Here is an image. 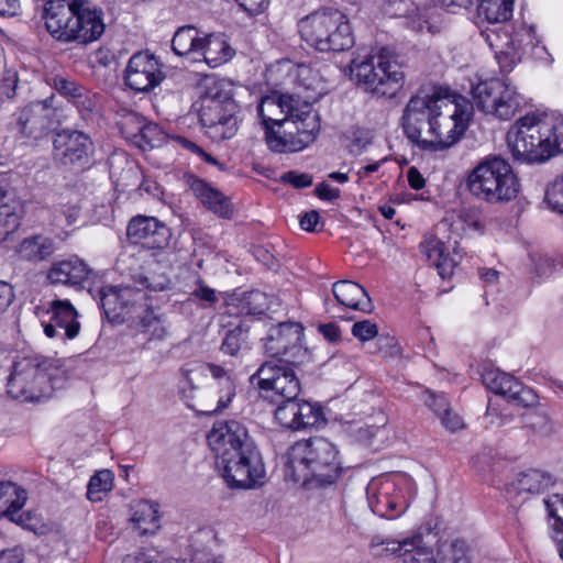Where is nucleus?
<instances>
[{
    "instance_id": "obj_23",
    "label": "nucleus",
    "mask_w": 563,
    "mask_h": 563,
    "mask_svg": "<svg viewBox=\"0 0 563 563\" xmlns=\"http://www.w3.org/2000/svg\"><path fill=\"white\" fill-rule=\"evenodd\" d=\"M103 12L88 0H73V18L68 30L59 35H102Z\"/></svg>"
},
{
    "instance_id": "obj_37",
    "label": "nucleus",
    "mask_w": 563,
    "mask_h": 563,
    "mask_svg": "<svg viewBox=\"0 0 563 563\" xmlns=\"http://www.w3.org/2000/svg\"><path fill=\"white\" fill-rule=\"evenodd\" d=\"M117 124L122 135L136 145H141V141L146 137L145 118L130 109H121L117 112Z\"/></svg>"
},
{
    "instance_id": "obj_16",
    "label": "nucleus",
    "mask_w": 563,
    "mask_h": 563,
    "mask_svg": "<svg viewBox=\"0 0 563 563\" xmlns=\"http://www.w3.org/2000/svg\"><path fill=\"white\" fill-rule=\"evenodd\" d=\"M279 70L286 73L285 85L292 86L294 91L289 95L297 99V103H305L310 111H314L313 103L320 99L324 90L318 71L307 65H294L288 60L279 63Z\"/></svg>"
},
{
    "instance_id": "obj_7",
    "label": "nucleus",
    "mask_w": 563,
    "mask_h": 563,
    "mask_svg": "<svg viewBox=\"0 0 563 563\" xmlns=\"http://www.w3.org/2000/svg\"><path fill=\"white\" fill-rule=\"evenodd\" d=\"M438 112L431 119L427 141H421V151L440 152L451 148L464 135L473 115L474 107L468 99L443 89Z\"/></svg>"
},
{
    "instance_id": "obj_26",
    "label": "nucleus",
    "mask_w": 563,
    "mask_h": 563,
    "mask_svg": "<svg viewBox=\"0 0 563 563\" xmlns=\"http://www.w3.org/2000/svg\"><path fill=\"white\" fill-rule=\"evenodd\" d=\"M184 181L194 196L198 198L210 211L222 218H229L232 214V207L228 198L203 179L191 173H185Z\"/></svg>"
},
{
    "instance_id": "obj_22",
    "label": "nucleus",
    "mask_w": 563,
    "mask_h": 563,
    "mask_svg": "<svg viewBox=\"0 0 563 563\" xmlns=\"http://www.w3.org/2000/svg\"><path fill=\"white\" fill-rule=\"evenodd\" d=\"M301 33L313 35H352L347 16L338 9L323 8L299 21Z\"/></svg>"
},
{
    "instance_id": "obj_19",
    "label": "nucleus",
    "mask_w": 563,
    "mask_h": 563,
    "mask_svg": "<svg viewBox=\"0 0 563 563\" xmlns=\"http://www.w3.org/2000/svg\"><path fill=\"white\" fill-rule=\"evenodd\" d=\"M482 379L489 390L520 406L529 407L538 401V396L531 388L497 368L485 369Z\"/></svg>"
},
{
    "instance_id": "obj_4",
    "label": "nucleus",
    "mask_w": 563,
    "mask_h": 563,
    "mask_svg": "<svg viewBox=\"0 0 563 563\" xmlns=\"http://www.w3.org/2000/svg\"><path fill=\"white\" fill-rule=\"evenodd\" d=\"M134 284L103 288L100 303L109 319L128 322L131 327L146 332L157 323V318L145 290L163 291L169 287L170 280L164 274L151 277L140 275Z\"/></svg>"
},
{
    "instance_id": "obj_41",
    "label": "nucleus",
    "mask_w": 563,
    "mask_h": 563,
    "mask_svg": "<svg viewBox=\"0 0 563 563\" xmlns=\"http://www.w3.org/2000/svg\"><path fill=\"white\" fill-rule=\"evenodd\" d=\"M307 48L319 53H340L354 46V37H301Z\"/></svg>"
},
{
    "instance_id": "obj_9",
    "label": "nucleus",
    "mask_w": 563,
    "mask_h": 563,
    "mask_svg": "<svg viewBox=\"0 0 563 563\" xmlns=\"http://www.w3.org/2000/svg\"><path fill=\"white\" fill-rule=\"evenodd\" d=\"M240 107L233 99V84L228 79L213 81L207 89L200 110L203 126L222 140L232 139L241 121Z\"/></svg>"
},
{
    "instance_id": "obj_44",
    "label": "nucleus",
    "mask_w": 563,
    "mask_h": 563,
    "mask_svg": "<svg viewBox=\"0 0 563 563\" xmlns=\"http://www.w3.org/2000/svg\"><path fill=\"white\" fill-rule=\"evenodd\" d=\"M206 60L219 65L228 62L234 55L233 48L222 37H207Z\"/></svg>"
},
{
    "instance_id": "obj_54",
    "label": "nucleus",
    "mask_w": 563,
    "mask_h": 563,
    "mask_svg": "<svg viewBox=\"0 0 563 563\" xmlns=\"http://www.w3.org/2000/svg\"><path fill=\"white\" fill-rule=\"evenodd\" d=\"M46 377L51 386L46 397H51L54 390L63 388L68 380V375L65 369L53 367L48 362H46Z\"/></svg>"
},
{
    "instance_id": "obj_24",
    "label": "nucleus",
    "mask_w": 563,
    "mask_h": 563,
    "mask_svg": "<svg viewBox=\"0 0 563 563\" xmlns=\"http://www.w3.org/2000/svg\"><path fill=\"white\" fill-rule=\"evenodd\" d=\"M54 146L62 155L64 163L70 165H87L93 153L90 136L77 130H65L58 133Z\"/></svg>"
},
{
    "instance_id": "obj_12",
    "label": "nucleus",
    "mask_w": 563,
    "mask_h": 563,
    "mask_svg": "<svg viewBox=\"0 0 563 563\" xmlns=\"http://www.w3.org/2000/svg\"><path fill=\"white\" fill-rule=\"evenodd\" d=\"M290 364L274 360L264 362L251 375L250 380L261 390L272 393V395H266L272 401L296 399L300 394L301 384Z\"/></svg>"
},
{
    "instance_id": "obj_56",
    "label": "nucleus",
    "mask_w": 563,
    "mask_h": 563,
    "mask_svg": "<svg viewBox=\"0 0 563 563\" xmlns=\"http://www.w3.org/2000/svg\"><path fill=\"white\" fill-rule=\"evenodd\" d=\"M424 405L431 409L438 417L442 411H448L449 401L442 394H434L430 390L423 393Z\"/></svg>"
},
{
    "instance_id": "obj_53",
    "label": "nucleus",
    "mask_w": 563,
    "mask_h": 563,
    "mask_svg": "<svg viewBox=\"0 0 563 563\" xmlns=\"http://www.w3.org/2000/svg\"><path fill=\"white\" fill-rule=\"evenodd\" d=\"M534 273L538 277L550 276L555 269V263L552 257L542 253H534L530 256Z\"/></svg>"
},
{
    "instance_id": "obj_28",
    "label": "nucleus",
    "mask_w": 563,
    "mask_h": 563,
    "mask_svg": "<svg viewBox=\"0 0 563 563\" xmlns=\"http://www.w3.org/2000/svg\"><path fill=\"white\" fill-rule=\"evenodd\" d=\"M23 213V203L15 191L0 185V243L16 231Z\"/></svg>"
},
{
    "instance_id": "obj_58",
    "label": "nucleus",
    "mask_w": 563,
    "mask_h": 563,
    "mask_svg": "<svg viewBox=\"0 0 563 563\" xmlns=\"http://www.w3.org/2000/svg\"><path fill=\"white\" fill-rule=\"evenodd\" d=\"M412 3L410 0H386L384 12L389 16H402L410 12Z\"/></svg>"
},
{
    "instance_id": "obj_25",
    "label": "nucleus",
    "mask_w": 563,
    "mask_h": 563,
    "mask_svg": "<svg viewBox=\"0 0 563 563\" xmlns=\"http://www.w3.org/2000/svg\"><path fill=\"white\" fill-rule=\"evenodd\" d=\"M554 484V478L551 474L541 470H528L519 473L517 477L507 486V496L515 504L517 499L522 497V500L528 495L541 494L549 489Z\"/></svg>"
},
{
    "instance_id": "obj_34",
    "label": "nucleus",
    "mask_w": 563,
    "mask_h": 563,
    "mask_svg": "<svg viewBox=\"0 0 563 563\" xmlns=\"http://www.w3.org/2000/svg\"><path fill=\"white\" fill-rule=\"evenodd\" d=\"M495 58L503 71L512 69L522 56V46L519 37H487Z\"/></svg>"
},
{
    "instance_id": "obj_42",
    "label": "nucleus",
    "mask_w": 563,
    "mask_h": 563,
    "mask_svg": "<svg viewBox=\"0 0 563 563\" xmlns=\"http://www.w3.org/2000/svg\"><path fill=\"white\" fill-rule=\"evenodd\" d=\"M114 475L110 470L96 472L89 479L87 498L92 503H99L113 488Z\"/></svg>"
},
{
    "instance_id": "obj_59",
    "label": "nucleus",
    "mask_w": 563,
    "mask_h": 563,
    "mask_svg": "<svg viewBox=\"0 0 563 563\" xmlns=\"http://www.w3.org/2000/svg\"><path fill=\"white\" fill-rule=\"evenodd\" d=\"M386 434V430L384 427H365L360 428L357 431V439L364 442L367 445L376 446V439L378 437L383 438Z\"/></svg>"
},
{
    "instance_id": "obj_21",
    "label": "nucleus",
    "mask_w": 563,
    "mask_h": 563,
    "mask_svg": "<svg viewBox=\"0 0 563 563\" xmlns=\"http://www.w3.org/2000/svg\"><path fill=\"white\" fill-rule=\"evenodd\" d=\"M277 408L275 418L278 423L287 429L300 430L317 424L322 418V411L318 405L296 399H280L275 401Z\"/></svg>"
},
{
    "instance_id": "obj_17",
    "label": "nucleus",
    "mask_w": 563,
    "mask_h": 563,
    "mask_svg": "<svg viewBox=\"0 0 563 563\" xmlns=\"http://www.w3.org/2000/svg\"><path fill=\"white\" fill-rule=\"evenodd\" d=\"M366 495L369 508L382 518L396 519L408 507L405 497L397 493L396 484L389 478L371 482Z\"/></svg>"
},
{
    "instance_id": "obj_11",
    "label": "nucleus",
    "mask_w": 563,
    "mask_h": 563,
    "mask_svg": "<svg viewBox=\"0 0 563 563\" xmlns=\"http://www.w3.org/2000/svg\"><path fill=\"white\" fill-rule=\"evenodd\" d=\"M51 386L46 377V361L38 355L16 356L8 377V394L21 401L46 398Z\"/></svg>"
},
{
    "instance_id": "obj_48",
    "label": "nucleus",
    "mask_w": 563,
    "mask_h": 563,
    "mask_svg": "<svg viewBox=\"0 0 563 563\" xmlns=\"http://www.w3.org/2000/svg\"><path fill=\"white\" fill-rule=\"evenodd\" d=\"M53 87L71 103L86 89L84 86L63 76H55L53 78Z\"/></svg>"
},
{
    "instance_id": "obj_50",
    "label": "nucleus",
    "mask_w": 563,
    "mask_h": 563,
    "mask_svg": "<svg viewBox=\"0 0 563 563\" xmlns=\"http://www.w3.org/2000/svg\"><path fill=\"white\" fill-rule=\"evenodd\" d=\"M545 201L552 210L563 213V175L548 187Z\"/></svg>"
},
{
    "instance_id": "obj_2",
    "label": "nucleus",
    "mask_w": 563,
    "mask_h": 563,
    "mask_svg": "<svg viewBox=\"0 0 563 563\" xmlns=\"http://www.w3.org/2000/svg\"><path fill=\"white\" fill-rule=\"evenodd\" d=\"M257 113L265 126L266 144L276 153L302 151L320 132L319 114L297 103L289 92L263 97Z\"/></svg>"
},
{
    "instance_id": "obj_3",
    "label": "nucleus",
    "mask_w": 563,
    "mask_h": 563,
    "mask_svg": "<svg viewBox=\"0 0 563 563\" xmlns=\"http://www.w3.org/2000/svg\"><path fill=\"white\" fill-rule=\"evenodd\" d=\"M512 157L540 164L563 153V115L554 111H532L515 121L507 133Z\"/></svg>"
},
{
    "instance_id": "obj_1",
    "label": "nucleus",
    "mask_w": 563,
    "mask_h": 563,
    "mask_svg": "<svg viewBox=\"0 0 563 563\" xmlns=\"http://www.w3.org/2000/svg\"><path fill=\"white\" fill-rule=\"evenodd\" d=\"M207 442L230 487L253 488L263 483L264 463L243 423L233 419L216 421L207 433Z\"/></svg>"
},
{
    "instance_id": "obj_38",
    "label": "nucleus",
    "mask_w": 563,
    "mask_h": 563,
    "mask_svg": "<svg viewBox=\"0 0 563 563\" xmlns=\"http://www.w3.org/2000/svg\"><path fill=\"white\" fill-rule=\"evenodd\" d=\"M26 492L12 482L0 483V516L9 518L25 505Z\"/></svg>"
},
{
    "instance_id": "obj_8",
    "label": "nucleus",
    "mask_w": 563,
    "mask_h": 563,
    "mask_svg": "<svg viewBox=\"0 0 563 563\" xmlns=\"http://www.w3.org/2000/svg\"><path fill=\"white\" fill-rule=\"evenodd\" d=\"M466 186L473 196L489 203L509 202L520 191L512 167L500 156H489L478 163L470 172Z\"/></svg>"
},
{
    "instance_id": "obj_47",
    "label": "nucleus",
    "mask_w": 563,
    "mask_h": 563,
    "mask_svg": "<svg viewBox=\"0 0 563 563\" xmlns=\"http://www.w3.org/2000/svg\"><path fill=\"white\" fill-rule=\"evenodd\" d=\"M73 104L77 108L81 119L85 121L92 120L97 114V96L87 88L81 95L77 96Z\"/></svg>"
},
{
    "instance_id": "obj_49",
    "label": "nucleus",
    "mask_w": 563,
    "mask_h": 563,
    "mask_svg": "<svg viewBox=\"0 0 563 563\" xmlns=\"http://www.w3.org/2000/svg\"><path fill=\"white\" fill-rule=\"evenodd\" d=\"M8 519L27 530L33 531L36 534H42L45 532V526L42 520L30 511L13 512Z\"/></svg>"
},
{
    "instance_id": "obj_14",
    "label": "nucleus",
    "mask_w": 563,
    "mask_h": 563,
    "mask_svg": "<svg viewBox=\"0 0 563 563\" xmlns=\"http://www.w3.org/2000/svg\"><path fill=\"white\" fill-rule=\"evenodd\" d=\"M303 328L297 322H282L269 331L265 352L286 363H299L306 355L302 347Z\"/></svg>"
},
{
    "instance_id": "obj_39",
    "label": "nucleus",
    "mask_w": 563,
    "mask_h": 563,
    "mask_svg": "<svg viewBox=\"0 0 563 563\" xmlns=\"http://www.w3.org/2000/svg\"><path fill=\"white\" fill-rule=\"evenodd\" d=\"M514 0H479L477 11L488 23H501L512 16Z\"/></svg>"
},
{
    "instance_id": "obj_46",
    "label": "nucleus",
    "mask_w": 563,
    "mask_h": 563,
    "mask_svg": "<svg viewBox=\"0 0 563 563\" xmlns=\"http://www.w3.org/2000/svg\"><path fill=\"white\" fill-rule=\"evenodd\" d=\"M247 332L241 327L229 330L223 339L221 350L229 355H236L246 345Z\"/></svg>"
},
{
    "instance_id": "obj_57",
    "label": "nucleus",
    "mask_w": 563,
    "mask_h": 563,
    "mask_svg": "<svg viewBox=\"0 0 563 563\" xmlns=\"http://www.w3.org/2000/svg\"><path fill=\"white\" fill-rule=\"evenodd\" d=\"M280 180L283 183L290 184L295 188H307L310 187L313 183V178L310 174L297 173L294 170L284 173L280 176Z\"/></svg>"
},
{
    "instance_id": "obj_61",
    "label": "nucleus",
    "mask_w": 563,
    "mask_h": 563,
    "mask_svg": "<svg viewBox=\"0 0 563 563\" xmlns=\"http://www.w3.org/2000/svg\"><path fill=\"white\" fill-rule=\"evenodd\" d=\"M14 299L13 287L3 280H0V313L7 311Z\"/></svg>"
},
{
    "instance_id": "obj_6",
    "label": "nucleus",
    "mask_w": 563,
    "mask_h": 563,
    "mask_svg": "<svg viewBox=\"0 0 563 563\" xmlns=\"http://www.w3.org/2000/svg\"><path fill=\"white\" fill-rule=\"evenodd\" d=\"M351 74L366 91L393 98L405 84L404 63L390 47L373 48L351 62Z\"/></svg>"
},
{
    "instance_id": "obj_40",
    "label": "nucleus",
    "mask_w": 563,
    "mask_h": 563,
    "mask_svg": "<svg viewBox=\"0 0 563 563\" xmlns=\"http://www.w3.org/2000/svg\"><path fill=\"white\" fill-rule=\"evenodd\" d=\"M44 110L45 107L41 102H34L23 108L16 119L19 132L24 136H30L42 129L44 126Z\"/></svg>"
},
{
    "instance_id": "obj_31",
    "label": "nucleus",
    "mask_w": 563,
    "mask_h": 563,
    "mask_svg": "<svg viewBox=\"0 0 563 563\" xmlns=\"http://www.w3.org/2000/svg\"><path fill=\"white\" fill-rule=\"evenodd\" d=\"M332 292L341 306L363 312H371L373 309L366 290L357 283L339 280L333 284Z\"/></svg>"
},
{
    "instance_id": "obj_13",
    "label": "nucleus",
    "mask_w": 563,
    "mask_h": 563,
    "mask_svg": "<svg viewBox=\"0 0 563 563\" xmlns=\"http://www.w3.org/2000/svg\"><path fill=\"white\" fill-rule=\"evenodd\" d=\"M443 88H433L430 93H418L410 98L402 113V129L406 137L421 150V141H427L431 119L438 112Z\"/></svg>"
},
{
    "instance_id": "obj_60",
    "label": "nucleus",
    "mask_w": 563,
    "mask_h": 563,
    "mask_svg": "<svg viewBox=\"0 0 563 563\" xmlns=\"http://www.w3.org/2000/svg\"><path fill=\"white\" fill-rule=\"evenodd\" d=\"M439 418L442 426L451 432L460 430L464 426L462 418L454 412L450 406L448 407V411H442Z\"/></svg>"
},
{
    "instance_id": "obj_27",
    "label": "nucleus",
    "mask_w": 563,
    "mask_h": 563,
    "mask_svg": "<svg viewBox=\"0 0 563 563\" xmlns=\"http://www.w3.org/2000/svg\"><path fill=\"white\" fill-rule=\"evenodd\" d=\"M382 545V552L400 558L397 563H433L432 552L422 545L420 537L407 538L402 541L386 540Z\"/></svg>"
},
{
    "instance_id": "obj_20",
    "label": "nucleus",
    "mask_w": 563,
    "mask_h": 563,
    "mask_svg": "<svg viewBox=\"0 0 563 563\" xmlns=\"http://www.w3.org/2000/svg\"><path fill=\"white\" fill-rule=\"evenodd\" d=\"M126 234L134 244L145 249H164L172 239V230L155 217L136 216L128 224Z\"/></svg>"
},
{
    "instance_id": "obj_36",
    "label": "nucleus",
    "mask_w": 563,
    "mask_h": 563,
    "mask_svg": "<svg viewBox=\"0 0 563 563\" xmlns=\"http://www.w3.org/2000/svg\"><path fill=\"white\" fill-rule=\"evenodd\" d=\"M131 522L141 536L155 533L159 529L158 505L146 500L136 503Z\"/></svg>"
},
{
    "instance_id": "obj_52",
    "label": "nucleus",
    "mask_w": 563,
    "mask_h": 563,
    "mask_svg": "<svg viewBox=\"0 0 563 563\" xmlns=\"http://www.w3.org/2000/svg\"><path fill=\"white\" fill-rule=\"evenodd\" d=\"M178 144L181 145L185 150H187L191 154H194L197 158H199L210 165L217 166L221 170L224 169V165L222 163H220L217 158H214L211 154L207 153L203 148H201L196 143H194L185 137L178 136Z\"/></svg>"
},
{
    "instance_id": "obj_30",
    "label": "nucleus",
    "mask_w": 563,
    "mask_h": 563,
    "mask_svg": "<svg viewBox=\"0 0 563 563\" xmlns=\"http://www.w3.org/2000/svg\"><path fill=\"white\" fill-rule=\"evenodd\" d=\"M420 251L428 262L435 267L442 278L452 276L461 256L446 252L444 243L433 235H428L420 243Z\"/></svg>"
},
{
    "instance_id": "obj_64",
    "label": "nucleus",
    "mask_w": 563,
    "mask_h": 563,
    "mask_svg": "<svg viewBox=\"0 0 563 563\" xmlns=\"http://www.w3.org/2000/svg\"><path fill=\"white\" fill-rule=\"evenodd\" d=\"M191 296L209 305H212L218 300L214 289L203 286L200 283L198 288L191 292Z\"/></svg>"
},
{
    "instance_id": "obj_35",
    "label": "nucleus",
    "mask_w": 563,
    "mask_h": 563,
    "mask_svg": "<svg viewBox=\"0 0 563 563\" xmlns=\"http://www.w3.org/2000/svg\"><path fill=\"white\" fill-rule=\"evenodd\" d=\"M45 26L51 35L68 30L73 18V1L48 0L44 7Z\"/></svg>"
},
{
    "instance_id": "obj_55",
    "label": "nucleus",
    "mask_w": 563,
    "mask_h": 563,
    "mask_svg": "<svg viewBox=\"0 0 563 563\" xmlns=\"http://www.w3.org/2000/svg\"><path fill=\"white\" fill-rule=\"evenodd\" d=\"M352 334L365 342L378 335L377 325L369 320L357 321L352 325Z\"/></svg>"
},
{
    "instance_id": "obj_29",
    "label": "nucleus",
    "mask_w": 563,
    "mask_h": 563,
    "mask_svg": "<svg viewBox=\"0 0 563 563\" xmlns=\"http://www.w3.org/2000/svg\"><path fill=\"white\" fill-rule=\"evenodd\" d=\"M90 268L78 256L54 263L47 272L46 278L51 284L81 285L87 280Z\"/></svg>"
},
{
    "instance_id": "obj_43",
    "label": "nucleus",
    "mask_w": 563,
    "mask_h": 563,
    "mask_svg": "<svg viewBox=\"0 0 563 563\" xmlns=\"http://www.w3.org/2000/svg\"><path fill=\"white\" fill-rule=\"evenodd\" d=\"M470 549L464 540L455 539L440 545L441 563H470Z\"/></svg>"
},
{
    "instance_id": "obj_62",
    "label": "nucleus",
    "mask_w": 563,
    "mask_h": 563,
    "mask_svg": "<svg viewBox=\"0 0 563 563\" xmlns=\"http://www.w3.org/2000/svg\"><path fill=\"white\" fill-rule=\"evenodd\" d=\"M24 562V549L21 547H14L0 551V563H23Z\"/></svg>"
},
{
    "instance_id": "obj_15",
    "label": "nucleus",
    "mask_w": 563,
    "mask_h": 563,
    "mask_svg": "<svg viewBox=\"0 0 563 563\" xmlns=\"http://www.w3.org/2000/svg\"><path fill=\"white\" fill-rule=\"evenodd\" d=\"M164 78L162 65L148 51L133 54L123 71L124 85L139 93L153 90Z\"/></svg>"
},
{
    "instance_id": "obj_10",
    "label": "nucleus",
    "mask_w": 563,
    "mask_h": 563,
    "mask_svg": "<svg viewBox=\"0 0 563 563\" xmlns=\"http://www.w3.org/2000/svg\"><path fill=\"white\" fill-rule=\"evenodd\" d=\"M472 96L478 111L500 121L514 118L523 103L517 87L505 78L479 80L472 87Z\"/></svg>"
},
{
    "instance_id": "obj_32",
    "label": "nucleus",
    "mask_w": 563,
    "mask_h": 563,
    "mask_svg": "<svg viewBox=\"0 0 563 563\" xmlns=\"http://www.w3.org/2000/svg\"><path fill=\"white\" fill-rule=\"evenodd\" d=\"M209 372L216 379L212 386L213 391L217 394L216 406H208L207 409L198 410L203 415H216L227 409L235 396V385L228 373L219 365L209 364Z\"/></svg>"
},
{
    "instance_id": "obj_51",
    "label": "nucleus",
    "mask_w": 563,
    "mask_h": 563,
    "mask_svg": "<svg viewBox=\"0 0 563 563\" xmlns=\"http://www.w3.org/2000/svg\"><path fill=\"white\" fill-rule=\"evenodd\" d=\"M549 517L554 520L553 528L563 526V494H553L543 500Z\"/></svg>"
},
{
    "instance_id": "obj_63",
    "label": "nucleus",
    "mask_w": 563,
    "mask_h": 563,
    "mask_svg": "<svg viewBox=\"0 0 563 563\" xmlns=\"http://www.w3.org/2000/svg\"><path fill=\"white\" fill-rule=\"evenodd\" d=\"M18 75L13 71H7L1 86V92L8 98L11 99L15 95V89L18 86Z\"/></svg>"
},
{
    "instance_id": "obj_33",
    "label": "nucleus",
    "mask_w": 563,
    "mask_h": 563,
    "mask_svg": "<svg viewBox=\"0 0 563 563\" xmlns=\"http://www.w3.org/2000/svg\"><path fill=\"white\" fill-rule=\"evenodd\" d=\"M56 251L54 240L36 234L23 239L15 246V254L21 261L40 263L48 260Z\"/></svg>"
},
{
    "instance_id": "obj_5",
    "label": "nucleus",
    "mask_w": 563,
    "mask_h": 563,
    "mask_svg": "<svg viewBox=\"0 0 563 563\" xmlns=\"http://www.w3.org/2000/svg\"><path fill=\"white\" fill-rule=\"evenodd\" d=\"M285 467L292 481L316 486L333 484L342 471L336 446L324 438L296 442L285 455Z\"/></svg>"
},
{
    "instance_id": "obj_45",
    "label": "nucleus",
    "mask_w": 563,
    "mask_h": 563,
    "mask_svg": "<svg viewBox=\"0 0 563 563\" xmlns=\"http://www.w3.org/2000/svg\"><path fill=\"white\" fill-rule=\"evenodd\" d=\"M241 313L262 314L267 308V297L260 290L246 292L240 299Z\"/></svg>"
},
{
    "instance_id": "obj_18",
    "label": "nucleus",
    "mask_w": 563,
    "mask_h": 563,
    "mask_svg": "<svg viewBox=\"0 0 563 563\" xmlns=\"http://www.w3.org/2000/svg\"><path fill=\"white\" fill-rule=\"evenodd\" d=\"M48 321H42L46 336L57 338L62 341L73 340L78 336L80 322L78 312L69 300L55 299L48 303Z\"/></svg>"
}]
</instances>
